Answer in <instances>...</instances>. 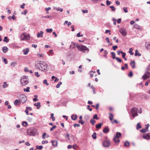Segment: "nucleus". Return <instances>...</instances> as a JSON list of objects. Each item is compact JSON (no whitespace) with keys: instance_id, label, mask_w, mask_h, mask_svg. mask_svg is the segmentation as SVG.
Wrapping results in <instances>:
<instances>
[{"instance_id":"1","label":"nucleus","mask_w":150,"mask_h":150,"mask_svg":"<svg viewBox=\"0 0 150 150\" xmlns=\"http://www.w3.org/2000/svg\"><path fill=\"white\" fill-rule=\"evenodd\" d=\"M35 66L37 70H40L42 71H47V65L43 61H40L39 63L35 64Z\"/></svg>"},{"instance_id":"2","label":"nucleus","mask_w":150,"mask_h":150,"mask_svg":"<svg viewBox=\"0 0 150 150\" xmlns=\"http://www.w3.org/2000/svg\"><path fill=\"white\" fill-rule=\"evenodd\" d=\"M78 49L80 51L84 53H88L89 51V49L86 46L80 45L78 46Z\"/></svg>"},{"instance_id":"3","label":"nucleus","mask_w":150,"mask_h":150,"mask_svg":"<svg viewBox=\"0 0 150 150\" xmlns=\"http://www.w3.org/2000/svg\"><path fill=\"white\" fill-rule=\"evenodd\" d=\"M28 76H23L20 79L21 83L23 85H25L28 84Z\"/></svg>"},{"instance_id":"4","label":"nucleus","mask_w":150,"mask_h":150,"mask_svg":"<svg viewBox=\"0 0 150 150\" xmlns=\"http://www.w3.org/2000/svg\"><path fill=\"white\" fill-rule=\"evenodd\" d=\"M37 132V130L33 127L29 128L27 130V132L30 135L35 136Z\"/></svg>"},{"instance_id":"5","label":"nucleus","mask_w":150,"mask_h":150,"mask_svg":"<svg viewBox=\"0 0 150 150\" xmlns=\"http://www.w3.org/2000/svg\"><path fill=\"white\" fill-rule=\"evenodd\" d=\"M150 77V67H149L147 69V71L143 76L142 78L145 80L147 78Z\"/></svg>"},{"instance_id":"6","label":"nucleus","mask_w":150,"mask_h":150,"mask_svg":"<svg viewBox=\"0 0 150 150\" xmlns=\"http://www.w3.org/2000/svg\"><path fill=\"white\" fill-rule=\"evenodd\" d=\"M131 113L134 118L135 117L138 115L137 113V109L136 108H133L131 109Z\"/></svg>"},{"instance_id":"7","label":"nucleus","mask_w":150,"mask_h":150,"mask_svg":"<svg viewBox=\"0 0 150 150\" xmlns=\"http://www.w3.org/2000/svg\"><path fill=\"white\" fill-rule=\"evenodd\" d=\"M20 98V102L23 103H25L27 100V98L25 95H22Z\"/></svg>"},{"instance_id":"8","label":"nucleus","mask_w":150,"mask_h":150,"mask_svg":"<svg viewBox=\"0 0 150 150\" xmlns=\"http://www.w3.org/2000/svg\"><path fill=\"white\" fill-rule=\"evenodd\" d=\"M110 144V142L109 140H105L103 142V146L105 147H108Z\"/></svg>"},{"instance_id":"9","label":"nucleus","mask_w":150,"mask_h":150,"mask_svg":"<svg viewBox=\"0 0 150 150\" xmlns=\"http://www.w3.org/2000/svg\"><path fill=\"white\" fill-rule=\"evenodd\" d=\"M120 32L124 36H125L127 35V33L126 31V30L124 28H121L120 29Z\"/></svg>"},{"instance_id":"10","label":"nucleus","mask_w":150,"mask_h":150,"mask_svg":"<svg viewBox=\"0 0 150 150\" xmlns=\"http://www.w3.org/2000/svg\"><path fill=\"white\" fill-rule=\"evenodd\" d=\"M79 45L77 44L71 42V45L70 46V48H71L72 49H74L76 47L78 48V46H79Z\"/></svg>"},{"instance_id":"11","label":"nucleus","mask_w":150,"mask_h":150,"mask_svg":"<svg viewBox=\"0 0 150 150\" xmlns=\"http://www.w3.org/2000/svg\"><path fill=\"white\" fill-rule=\"evenodd\" d=\"M143 138L144 139H150V133L144 134L143 136Z\"/></svg>"},{"instance_id":"12","label":"nucleus","mask_w":150,"mask_h":150,"mask_svg":"<svg viewBox=\"0 0 150 150\" xmlns=\"http://www.w3.org/2000/svg\"><path fill=\"white\" fill-rule=\"evenodd\" d=\"M134 28L139 29L140 30H142V27L137 24H135L134 25Z\"/></svg>"},{"instance_id":"13","label":"nucleus","mask_w":150,"mask_h":150,"mask_svg":"<svg viewBox=\"0 0 150 150\" xmlns=\"http://www.w3.org/2000/svg\"><path fill=\"white\" fill-rule=\"evenodd\" d=\"M109 131V129L108 127L107 126L105 127L103 130V132L105 133H107Z\"/></svg>"},{"instance_id":"14","label":"nucleus","mask_w":150,"mask_h":150,"mask_svg":"<svg viewBox=\"0 0 150 150\" xmlns=\"http://www.w3.org/2000/svg\"><path fill=\"white\" fill-rule=\"evenodd\" d=\"M13 103L16 106L20 105L21 104V102L18 100H16L14 101Z\"/></svg>"},{"instance_id":"15","label":"nucleus","mask_w":150,"mask_h":150,"mask_svg":"<svg viewBox=\"0 0 150 150\" xmlns=\"http://www.w3.org/2000/svg\"><path fill=\"white\" fill-rule=\"evenodd\" d=\"M43 32L42 31H41L40 33H38L37 34V36L38 38L40 37H42L43 36Z\"/></svg>"},{"instance_id":"16","label":"nucleus","mask_w":150,"mask_h":150,"mask_svg":"<svg viewBox=\"0 0 150 150\" xmlns=\"http://www.w3.org/2000/svg\"><path fill=\"white\" fill-rule=\"evenodd\" d=\"M51 143L52 144V145L56 147L57 146V142L56 140H52L51 141Z\"/></svg>"},{"instance_id":"17","label":"nucleus","mask_w":150,"mask_h":150,"mask_svg":"<svg viewBox=\"0 0 150 150\" xmlns=\"http://www.w3.org/2000/svg\"><path fill=\"white\" fill-rule=\"evenodd\" d=\"M29 51V49L28 48H27L25 49H23V52L24 54L27 55Z\"/></svg>"},{"instance_id":"18","label":"nucleus","mask_w":150,"mask_h":150,"mask_svg":"<svg viewBox=\"0 0 150 150\" xmlns=\"http://www.w3.org/2000/svg\"><path fill=\"white\" fill-rule=\"evenodd\" d=\"M34 105L36 106L37 107V109H38L40 108L41 106L40 103V102H37L36 103H35L34 104Z\"/></svg>"},{"instance_id":"19","label":"nucleus","mask_w":150,"mask_h":150,"mask_svg":"<svg viewBox=\"0 0 150 150\" xmlns=\"http://www.w3.org/2000/svg\"><path fill=\"white\" fill-rule=\"evenodd\" d=\"M130 65L132 66L133 69L135 68V62L134 61H131L130 63Z\"/></svg>"},{"instance_id":"20","label":"nucleus","mask_w":150,"mask_h":150,"mask_svg":"<svg viewBox=\"0 0 150 150\" xmlns=\"http://www.w3.org/2000/svg\"><path fill=\"white\" fill-rule=\"evenodd\" d=\"M71 119L73 120H75L77 118V116L76 115H71Z\"/></svg>"},{"instance_id":"21","label":"nucleus","mask_w":150,"mask_h":150,"mask_svg":"<svg viewBox=\"0 0 150 150\" xmlns=\"http://www.w3.org/2000/svg\"><path fill=\"white\" fill-rule=\"evenodd\" d=\"M134 55L135 56H140L141 55V54L139 52V50H136L135 51Z\"/></svg>"},{"instance_id":"22","label":"nucleus","mask_w":150,"mask_h":150,"mask_svg":"<svg viewBox=\"0 0 150 150\" xmlns=\"http://www.w3.org/2000/svg\"><path fill=\"white\" fill-rule=\"evenodd\" d=\"M118 138L119 137L115 136L114 138H113V140L115 143H118L120 141Z\"/></svg>"},{"instance_id":"23","label":"nucleus","mask_w":150,"mask_h":150,"mask_svg":"<svg viewBox=\"0 0 150 150\" xmlns=\"http://www.w3.org/2000/svg\"><path fill=\"white\" fill-rule=\"evenodd\" d=\"M145 46L147 49H150V42H146Z\"/></svg>"},{"instance_id":"24","label":"nucleus","mask_w":150,"mask_h":150,"mask_svg":"<svg viewBox=\"0 0 150 150\" xmlns=\"http://www.w3.org/2000/svg\"><path fill=\"white\" fill-rule=\"evenodd\" d=\"M102 125V124L101 123H99L98 124L96 125V127L97 128L100 129L101 128V126Z\"/></svg>"},{"instance_id":"25","label":"nucleus","mask_w":150,"mask_h":150,"mask_svg":"<svg viewBox=\"0 0 150 150\" xmlns=\"http://www.w3.org/2000/svg\"><path fill=\"white\" fill-rule=\"evenodd\" d=\"M2 50L5 53L8 51V48L7 47L4 46L2 48Z\"/></svg>"},{"instance_id":"26","label":"nucleus","mask_w":150,"mask_h":150,"mask_svg":"<svg viewBox=\"0 0 150 150\" xmlns=\"http://www.w3.org/2000/svg\"><path fill=\"white\" fill-rule=\"evenodd\" d=\"M111 54L112 56V58L113 59H115L116 57H115V54L114 52H112L111 53Z\"/></svg>"},{"instance_id":"27","label":"nucleus","mask_w":150,"mask_h":150,"mask_svg":"<svg viewBox=\"0 0 150 150\" xmlns=\"http://www.w3.org/2000/svg\"><path fill=\"white\" fill-rule=\"evenodd\" d=\"M92 138L94 139L96 138V132H94L92 135Z\"/></svg>"},{"instance_id":"28","label":"nucleus","mask_w":150,"mask_h":150,"mask_svg":"<svg viewBox=\"0 0 150 150\" xmlns=\"http://www.w3.org/2000/svg\"><path fill=\"white\" fill-rule=\"evenodd\" d=\"M133 49L132 48H130L129 49V52L130 54V55H132L134 54V53L132 52V51H133Z\"/></svg>"},{"instance_id":"29","label":"nucleus","mask_w":150,"mask_h":150,"mask_svg":"<svg viewBox=\"0 0 150 150\" xmlns=\"http://www.w3.org/2000/svg\"><path fill=\"white\" fill-rule=\"evenodd\" d=\"M142 126L141 125L140 123H138L137 125L136 128L137 129H139L141 128Z\"/></svg>"},{"instance_id":"30","label":"nucleus","mask_w":150,"mask_h":150,"mask_svg":"<svg viewBox=\"0 0 150 150\" xmlns=\"http://www.w3.org/2000/svg\"><path fill=\"white\" fill-rule=\"evenodd\" d=\"M30 89V87H28L26 88H24L23 89V91L25 92H30L29 89Z\"/></svg>"},{"instance_id":"31","label":"nucleus","mask_w":150,"mask_h":150,"mask_svg":"<svg viewBox=\"0 0 150 150\" xmlns=\"http://www.w3.org/2000/svg\"><path fill=\"white\" fill-rule=\"evenodd\" d=\"M125 146L127 147H129V143L128 141H126L125 143Z\"/></svg>"},{"instance_id":"32","label":"nucleus","mask_w":150,"mask_h":150,"mask_svg":"<svg viewBox=\"0 0 150 150\" xmlns=\"http://www.w3.org/2000/svg\"><path fill=\"white\" fill-rule=\"evenodd\" d=\"M25 37L24 36V34H22V35L21 36V40H25Z\"/></svg>"},{"instance_id":"33","label":"nucleus","mask_w":150,"mask_h":150,"mask_svg":"<svg viewBox=\"0 0 150 150\" xmlns=\"http://www.w3.org/2000/svg\"><path fill=\"white\" fill-rule=\"evenodd\" d=\"M3 41L4 42H9V39L6 36L4 37Z\"/></svg>"},{"instance_id":"34","label":"nucleus","mask_w":150,"mask_h":150,"mask_svg":"<svg viewBox=\"0 0 150 150\" xmlns=\"http://www.w3.org/2000/svg\"><path fill=\"white\" fill-rule=\"evenodd\" d=\"M36 148L37 149L40 150L43 148V146H36Z\"/></svg>"},{"instance_id":"35","label":"nucleus","mask_w":150,"mask_h":150,"mask_svg":"<svg viewBox=\"0 0 150 150\" xmlns=\"http://www.w3.org/2000/svg\"><path fill=\"white\" fill-rule=\"evenodd\" d=\"M96 121L95 120L91 119L90 121V122L93 125H94V123H95Z\"/></svg>"},{"instance_id":"36","label":"nucleus","mask_w":150,"mask_h":150,"mask_svg":"<svg viewBox=\"0 0 150 150\" xmlns=\"http://www.w3.org/2000/svg\"><path fill=\"white\" fill-rule=\"evenodd\" d=\"M46 31L47 33H50L53 31V29L52 28H47L46 29Z\"/></svg>"},{"instance_id":"37","label":"nucleus","mask_w":150,"mask_h":150,"mask_svg":"<svg viewBox=\"0 0 150 150\" xmlns=\"http://www.w3.org/2000/svg\"><path fill=\"white\" fill-rule=\"evenodd\" d=\"M62 82H59V83L56 85V87L57 88H59L60 87V85L62 84Z\"/></svg>"},{"instance_id":"38","label":"nucleus","mask_w":150,"mask_h":150,"mask_svg":"<svg viewBox=\"0 0 150 150\" xmlns=\"http://www.w3.org/2000/svg\"><path fill=\"white\" fill-rule=\"evenodd\" d=\"M116 135L115 136L118 137H120L121 136V134L120 132H117L116 133Z\"/></svg>"},{"instance_id":"39","label":"nucleus","mask_w":150,"mask_h":150,"mask_svg":"<svg viewBox=\"0 0 150 150\" xmlns=\"http://www.w3.org/2000/svg\"><path fill=\"white\" fill-rule=\"evenodd\" d=\"M8 86V84H6V82H4V84L3 86V87L4 88H5L6 87H7Z\"/></svg>"},{"instance_id":"40","label":"nucleus","mask_w":150,"mask_h":150,"mask_svg":"<svg viewBox=\"0 0 150 150\" xmlns=\"http://www.w3.org/2000/svg\"><path fill=\"white\" fill-rule=\"evenodd\" d=\"M51 118L52 119V120L54 121L55 120V118L54 117L53 115L54 114L53 113H51L50 115Z\"/></svg>"},{"instance_id":"41","label":"nucleus","mask_w":150,"mask_h":150,"mask_svg":"<svg viewBox=\"0 0 150 150\" xmlns=\"http://www.w3.org/2000/svg\"><path fill=\"white\" fill-rule=\"evenodd\" d=\"M28 124L27 122L24 121L22 123V125L23 126L25 127L28 125Z\"/></svg>"},{"instance_id":"42","label":"nucleus","mask_w":150,"mask_h":150,"mask_svg":"<svg viewBox=\"0 0 150 150\" xmlns=\"http://www.w3.org/2000/svg\"><path fill=\"white\" fill-rule=\"evenodd\" d=\"M110 116H109V118L110 120H112L113 119V115L111 113H110Z\"/></svg>"},{"instance_id":"43","label":"nucleus","mask_w":150,"mask_h":150,"mask_svg":"<svg viewBox=\"0 0 150 150\" xmlns=\"http://www.w3.org/2000/svg\"><path fill=\"white\" fill-rule=\"evenodd\" d=\"M16 62H12L11 64V66L12 67H14L16 65Z\"/></svg>"},{"instance_id":"44","label":"nucleus","mask_w":150,"mask_h":150,"mask_svg":"<svg viewBox=\"0 0 150 150\" xmlns=\"http://www.w3.org/2000/svg\"><path fill=\"white\" fill-rule=\"evenodd\" d=\"M93 119H96V120H98L99 118L98 117L97 115V114H95L93 116Z\"/></svg>"},{"instance_id":"45","label":"nucleus","mask_w":150,"mask_h":150,"mask_svg":"<svg viewBox=\"0 0 150 150\" xmlns=\"http://www.w3.org/2000/svg\"><path fill=\"white\" fill-rule=\"evenodd\" d=\"M115 59L118 61V62H122V60L121 59H120L118 57H116V58Z\"/></svg>"},{"instance_id":"46","label":"nucleus","mask_w":150,"mask_h":150,"mask_svg":"<svg viewBox=\"0 0 150 150\" xmlns=\"http://www.w3.org/2000/svg\"><path fill=\"white\" fill-rule=\"evenodd\" d=\"M43 83L46 84L47 86H48L49 85V83L47 82V81L46 79H45L44 80Z\"/></svg>"},{"instance_id":"47","label":"nucleus","mask_w":150,"mask_h":150,"mask_svg":"<svg viewBox=\"0 0 150 150\" xmlns=\"http://www.w3.org/2000/svg\"><path fill=\"white\" fill-rule=\"evenodd\" d=\"M110 8H111V10L112 11H114L115 10L116 8H115L114 6H111L110 7Z\"/></svg>"},{"instance_id":"48","label":"nucleus","mask_w":150,"mask_h":150,"mask_svg":"<svg viewBox=\"0 0 150 150\" xmlns=\"http://www.w3.org/2000/svg\"><path fill=\"white\" fill-rule=\"evenodd\" d=\"M123 9L125 13H127L128 12V11L127 7H124L123 8Z\"/></svg>"},{"instance_id":"49","label":"nucleus","mask_w":150,"mask_h":150,"mask_svg":"<svg viewBox=\"0 0 150 150\" xmlns=\"http://www.w3.org/2000/svg\"><path fill=\"white\" fill-rule=\"evenodd\" d=\"M121 54H122V58H124L125 57V56L126 55V54L125 53L123 52H121Z\"/></svg>"},{"instance_id":"50","label":"nucleus","mask_w":150,"mask_h":150,"mask_svg":"<svg viewBox=\"0 0 150 150\" xmlns=\"http://www.w3.org/2000/svg\"><path fill=\"white\" fill-rule=\"evenodd\" d=\"M140 132L142 133H145V132H147L144 129V128L140 130Z\"/></svg>"},{"instance_id":"51","label":"nucleus","mask_w":150,"mask_h":150,"mask_svg":"<svg viewBox=\"0 0 150 150\" xmlns=\"http://www.w3.org/2000/svg\"><path fill=\"white\" fill-rule=\"evenodd\" d=\"M106 4L107 6H109L111 4V2L108 0L106 1Z\"/></svg>"},{"instance_id":"52","label":"nucleus","mask_w":150,"mask_h":150,"mask_svg":"<svg viewBox=\"0 0 150 150\" xmlns=\"http://www.w3.org/2000/svg\"><path fill=\"white\" fill-rule=\"evenodd\" d=\"M56 127V125H54L53 127H51L50 129V131H52L54 129H55Z\"/></svg>"},{"instance_id":"53","label":"nucleus","mask_w":150,"mask_h":150,"mask_svg":"<svg viewBox=\"0 0 150 150\" xmlns=\"http://www.w3.org/2000/svg\"><path fill=\"white\" fill-rule=\"evenodd\" d=\"M128 76L129 77H131L132 76H133V73H132V71H130V72H129V74H128Z\"/></svg>"},{"instance_id":"54","label":"nucleus","mask_w":150,"mask_h":150,"mask_svg":"<svg viewBox=\"0 0 150 150\" xmlns=\"http://www.w3.org/2000/svg\"><path fill=\"white\" fill-rule=\"evenodd\" d=\"M76 36L77 37H82L83 36V35H81L80 33H79L77 34L76 35Z\"/></svg>"},{"instance_id":"55","label":"nucleus","mask_w":150,"mask_h":150,"mask_svg":"<svg viewBox=\"0 0 150 150\" xmlns=\"http://www.w3.org/2000/svg\"><path fill=\"white\" fill-rule=\"evenodd\" d=\"M81 11H82V12H83V13H87L88 12V11L87 10H82Z\"/></svg>"},{"instance_id":"56","label":"nucleus","mask_w":150,"mask_h":150,"mask_svg":"<svg viewBox=\"0 0 150 150\" xmlns=\"http://www.w3.org/2000/svg\"><path fill=\"white\" fill-rule=\"evenodd\" d=\"M27 12V11L26 10H25V11H24V12H22L21 13V14H24L25 15H26V13Z\"/></svg>"},{"instance_id":"57","label":"nucleus","mask_w":150,"mask_h":150,"mask_svg":"<svg viewBox=\"0 0 150 150\" xmlns=\"http://www.w3.org/2000/svg\"><path fill=\"white\" fill-rule=\"evenodd\" d=\"M110 30H105V33H108V32H109V34L110 35L111 33H110Z\"/></svg>"},{"instance_id":"58","label":"nucleus","mask_w":150,"mask_h":150,"mask_svg":"<svg viewBox=\"0 0 150 150\" xmlns=\"http://www.w3.org/2000/svg\"><path fill=\"white\" fill-rule=\"evenodd\" d=\"M35 75L37 77H39L40 76V75L39 74V73L38 72H35Z\"/></svg>"},{"instance_id":"59","label":"nucleus","mask_w":150,"mask_h":150,"mask_svg":"<svg viewBox=\"0 0 150 150\" xmlns=\"http://www.w3.org/2000/svg\"><path fill=\"white\" fill-rule=\"evenodd\" d=\"M79 122L82 125H83L84 123V122L81 120H79Z\"/></svg>"},{"instance_id":"60","label":"nucleus","mask_w":150,"mask_h":150,"mask_svg":"<svg viewBox=\"0 0 150 150\" xmlns=\"http://www.w3.org/2000/svg\"><path fill=\"white\" fill-rule=\"evenodd\" d=\"M42 144H44L45 143H48V142L47 140L43 141H42Z\"/></svg>"},{"instance_id":"61","label":"nucleus","mask_w":150,"mask_h":150,"mask_svg":"<svg viewBox=\"0 0 150 150\" xmlns=\"http://www.w3.org/2000/svg\"><path fill=\"white\" fill-rule=\"evenodd\" d=\"M105 40L107 41L108 43H109L110 42V41L109 40V38L108 37H107L105 38Z\"/></svg>"},{"instance_id":"62","label":"nucleus","mask_w":150,"mask_h":150,"mask_svg":"<svg viewBox=\"0 0 150 150\" xmlns=\"http://www.w3.org/2000/svg\"><path fill=\"white\" fill-rule=\"evenodd\" d=\"M121 21V19L120 18H118L117 20V23H120Z\"/></svg>"},{"instance_id":"63","label":"nucleus","mask_w":150,"mask_h":150,"mask_svg":"<svg viewBox=\"0 0 150 150\" xmlns=\"http://www.w3.org/2000/svg\"><path fill=\"white\" fill-rule=\"evenodd\" d=\"M113 49L114 50H115L117 48V45L114 46L112 47Z\"/></svg>"},{"instance_id":"64","label":"nucleus","mask_w":150,"mask_h":150,"mask_svg":"<svg viewBox=\"0 0 150 150\" xmlns=\"http://www.w3.org/2000/svg\"><path fill=\"white\" fill-rule=\"evenodd\" d=\"M29 70L28 68L26 67L25 68V69H24V71L25 72H29Z\"/></svg>"}]
</instances>
